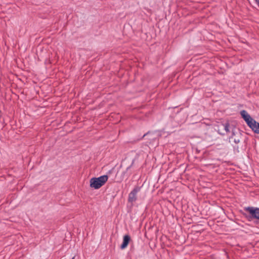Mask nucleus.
Instances as JSON below:
<instances>
[{"label": "nucleus", "instance_id": "9d476101", "mask_svg": "<svg viewBox=\"0 0 259 259\" xmlns=\"http://www.w3.org/2000/svg\"><path fill=\"white\" fill-rule=\"evenodd\" d=\"M74 257H73L72 259H74Z\"/></svg>", "mask_w": 259, "mask_h": 259}, {"label": "nucleus", "instance_id": "f257e3e1", "mask_svg": "<svg viewBox=\"0 0 259 259\" xmlns=\"http://www.w3.org/2000/svg\"><path fill=\"white\" fill-rule=\"evenodd\" d=\"M108 177L103 175L98 178H92L90 181V187L95 189H98L103 186L107 181Z\"/></svg>", "mask_w": 259, "mask_h": 259}, {"label": "nucleus", "instance_id": "0eeeda50", "mask_svg": "<svg viewBox=\"0 0 259 259\" xmlns=\"http://www.w3.org/2000/svg\"><path fill=\"white\" fill-rule=\"evenodd\" d=\"M131 240V237L129 235H126L123 236V242L120 246L121 249H125L127 247Z\"/></svg>", "mask_w": 259, "mask_h": 259}, {"label": "nucleus", "instance_id": "7ed1b4c3", "mask_svg": "<svg viewBox=\"0 0 259 259\" xmlns=\"http://www.w3.org/2000/svg\"><path fill=\"white\" fill-rule=\"evenodd\" d=\"M244 210L248 211L251 219H255L259 220V208L253 207H247L244 208Z\"/></svg>", "mask_w": 259, "mask_h": 259}, {"label": "nucleus", "instance_id": "39448f33", "mask_svg": "<svg viewBox=\"0 0 259 259\" xmlns=\"http://www.w3.org/2000/svg\"><path fill=\"white\" fill-rule=\"evenodd\" d=\"M247 125L256 134H259V123L253 119Z\"/></svg>", "mask_w": 259, "mask_h": 259}, {"label": "nucleus", "instance_id": "20e7f679", "mask_svg": "<svg viewBox=\"0 0 259 259\" xmlns=\"http://www.w3.org/2000/svg\"><path fill=\"white\" fill-rule=\"evenodd\" d=\"M141 188L139 187H135L133 190L130 192L128 195V201L130 202L135 201L137 199V194L140 191Z\"/></svg>", "mask_w": 259, "mask_h": 259}, {"label": "nucleus", "instance_id": "6e6552de", "mask_svg": "<svg viewBox=\"0 0 259 259\" xmlns=\"http://www.w3.org/2000/svg\"><path fill=\"white\" fill-rule=\"evenodd\" d=\"M255 3L257 4L258 7H259V0H254Z\"/></svg>", "mask_w": 259, "mask_h": 259}, {"label": "nucleus", "instance_id": "1a4fd4ad", "mask_svg": "<svg viewBox=\"0 0 259 259\" xmlns=\"http://www.w3.org/2000/svg\"><path fill=\"white\" fill-rule=\"evenodd\" d=\"M234 142L235 143H239V139H238V140L235 139L234 140Z\"/></svg>", "mask_w": 259, "mask_h": 259}, {"label": "nucleus", "instance_id": "423d86ee", "mask_svg": "<svg viewBox=\"0 0 259 259\" xmlns=\"http://www.w3.org/2000/svg\"><path fill=\"white\" fill-rule=\"evenodd\" d=\"M240 114L242 117L246 122L247 124H249V123L253 119L250 115L248 114V113L244 110L241 111Z\"/></svg>", "mask_w": 259, "mask_h": 259}, {"label": "nucleus", "instance_id": "f03ea898", "mask_svg": "<svg viewBox=\"0 0 259 259\" xmlns=\"http://www.w3.org/2000/svg\"><path fill=\"white\" fill-rule=\"evenodd\" d=\"M230 124L226 122L223 123L222 122H218L217 124L214 125V130L218 132V133L222 135H225L230 133Z\"/></svg>", "mask_w": 259, "mask_h": 259}]
</instances>
